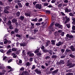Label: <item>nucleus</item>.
I'll use <instances>...</instances> for the list:
<instances>
[{
  "instance_id": "obj_1",
  "label": "nucleus",
  "mask_w": 75,
  "mask_h": 75,
  "mask_svg": "<svg viewBox=\"0 0 75 75\" xmlns=\"http://www.w3.org/2000/svg\"><path fill=\"white\" fill-rule=\"evenodd\" d=\"M63 19L64 20H66L64 23L65 24L68 23L70 21V19L69 18H68V17L66 16H65V17L63 18Z\"/></svg>"
},
{
  "instance_id": "obj_2",
  "label": "nucleus",
  "mask_w": 75,
  "mask_h": 75,
  "mask_svg": "<svg viewBox=\"0 0 75 75\" xmlns=\"http://www.w3.org/2000/svg\"><path fill=\"white\" fill-rule=\"evenodd\" d=\"M68 38L72 39V38H74V36L72 35H69V34H67L66 35V37L65 38L66 40H68Z\"/></svg>"
},
{
  "instance_id": "obj_3",
  "label": "nucleus",
  "mask_w": 75,
  "mask_h": 75,
  "mask_svg": "<svg viewBox=\"0 0 75 75\" xmlns=\"http://www.w3.org/2000/svg\"><path fill=\"white\" fill-rule=\"evenodd\" d=\"M41 71H40V69H37L35 70V72H36L37 74H39V75H41Z\"/></svg>"
},
{
  "instance_id": "obj_4",
  "label": "nucleus",
  "mask_w": 75,
  "mask_h": 75,
  "mask_svg": "<svg viewBox=\"0 0 75 75\" xmlns=\"http://www.w3.org/2000/svg\"><path fill=\"white\" fill-rule=\"evenodd\" d=\"M42 6L41 4H36L35 6V7L38 9H41Z\"/></svg>"
},
{
  "instance_id": "obj_5",
  "label": "nucleus",
  "mask_w": 75,
  "mask_h": 75,
  "mask_svg": "<svg viewBox=\"0 0 75 75\" xmlns=\"http://www.w3.org/2000/svg\"><path fill=\"white\" fill-rule=\"evenodd\" d=\"M7 68L10 69V70L8 71V72H12V71H13V69L11 67L7 66Z\"/></svg>"
},
{
  "instance_id": "obj_6",
  "label": "nucleus",
  "mask_w": 75,
  "mask_h": 75,
  "mask_svg": "<svg viewBox=\"0 0 75 75\" xmlns=\"http://www.w3.org/2000/svg\"><path fill=\"white\" fill-rule=\"evenodd\" d=\"M63 43H64L62 42L59 41L58 43L56 44V45L59 47V46H60V45H62Z\"/></svg>"
},
{
  "instance_id": "obj_7",
  "label": "nucleus",
  "mask_w": 75,
  "mask_h": 75,
  "mask_svg": "<svg viewBox=\"0 0 75 75\" xmlns=\"http://www.w3.org/2000/svg\"><path fill=\"white\" fill-rule=\"evenodd\" d=\"M11 55L13 56V57L14 58H16L17 57V54L14 52L13 53L11 54Z\"/></svg>"
},
{
  "instance_id": "obj_8",
  "label": "nucleus",
  "mask_w": 75,
  "mask_h": 75,
  "mask_svg": "<svg viewBox=\"0 0 75 75\" xmlns=\"http://www.w3.org/2000/svg\"><path fill=\"white\" fill-rule=\"evenodd\" d=\"M71 9H69L66 7L65 9V13H67L68 12H71Z\"/></svg>"
},
{
  "instance_id": "obj_9",
  "label": "nucleus",
  "mask_w": 75,
  "mask_h": 75,
  "mask_svg": "<svg viewBox=\"0 0 75 75\" xmlns=\"http://www.w3.org/2000/svg\"><path fill=\"white\" fill-rule=\"evenodd\" d=\"M25 15L26 17H30L31 16V13L30 12H28V13H25Z\"/></svg>"
},
{
  "instance_id": "obj_10",
  "label": "nucleus",
  "mask_w": 75,
  "mask_h": 75,
  "mask_svg": "<svg viewBox=\"0 0 75 75\" xmlns=\"http://www.w3.org/2000/svg\"><path fill=\"white\" fill-rule=\"evenodd\" d=\"M70 49L72 51H75V48L73 45H71L70 47Z\"/></svg>"
},
{
  "instance_id": "obj_11",
  "label": "nucleus",
  "mask_w": 75,
  "mask_h": 75,
  "mask_svg": "<svg viewBox=\"0 0 75 75\" xmlns=\"http://www.w3.org/2000/svg\"><path fill=\"white\" fill-rule=\"evenodd\" d=\"M10 52H11V49H9L8 50L6 53V54H7V55H10Z\"/></svg>"
},
{
  "instance_id": "obj_12",
  "label": "nucleus",
  "mask_w": 75,
  "mask_h": 75,
  "mask_svg": "<svg viewBox=\"0 0 75 75\" xmlns=\"http://www.w3.org/2000/svg\"><path fill=\"white\" fill-rule=\"evenodd\" d=\"M51 44H52V45H55V40H52L51 41Z\"/></svg>"
},
{
  "instance_id": "obj_13",
  "label": "nucleus",
  "mask_w": 75,
  "mask_h": 75,
  "mask_svg": "<svg viewBox=\"0 0 75 75\" xmlns=\"http://www.w3.org/2000/svg\"><path fill=\"white\" fill-rule=\"evenodd\" d=\"M49 44H50V41L48 40L46 42V47H48V46Z\"/></svg>"
},
{
  "instance_id": "obj_14",
  "label": "nucleus",
  "mask_w": 75,
  "mask_h": 75,
  "mask_svg": "<svg viewBox=\"0 0 75 75\" xmlns=\"http://www.w3.org/2000/svg\"><path fill=\"white\" fill-rule=\"evenodd\" d=\"M58 69H57L54 71H52V75H54V73H57V72H58Z\"/></svg>"
},
{
  "instance_id": "obj_15",
  "label": "nucleus",
  "mask_w": 75,
  "mask_h": 75,
  "mask_svg": "<svg viewBox=\"0 0 75 75\" xmlns=\"http://www.w3.org/2000/svg\"><path fill=\"white\" fill-rule=\"evenodd\" d=\"M18 4L19 6L21 8H22V7H23V5H22L21 3H18Z\"/></svg>"
},
{
  "instance_id": "obj_16",
  "label": "nucleus",
  "mask_w": 75,
  "mask_h": 75,
  "mask_svg": "<svg viewBox=\"0 0 75 75\" xmlns=\"http://www.w3.org/2000/svg\"><path fill=\"white\" fill-rule=\"evenodd\" d=\"M31 64H32V62L30 63L29 62H27L26 63V65L28 67H29V66H30V65Z\"/></svg>"
},
{
  "instance_id": "obj_17",
  "label": "nucleus",
  "mask_w": 75,
  "mask_h": 75,
  "mask_svg": "<svg viewBox=\"0 0 75 75\" xmlns=\"http://www.w3.org/2000/svg\"><path fill=\"white\" fill-rule=\"evenodd\" d=\"M18 50V49L17 48H13L12 49V51L14 52L15 51H16Z\"/></svg>"
},
{
  "instance_id": "obj_18",
  "label": "nucleus",
  "mask_w": 75,
  "mask_h": 75,
  "mask_svg": "<svg viewBox=\"0 0 75 75\" xmlns=\"http://www.w3.org/2000/svg\"><path fill=\"white\" fill-rule=\"evenodd\" d=\"M69 62H70V61L68 60V63L67 64V66H68V67H69V66H70V65H72V63H69Z\"/></svg>"
},
{
  "instance_id": "obj_19",
  "label": "nucleus",
  "mask_w": 75,
  "mask_h": 75,
  "mask_svg": "<svg viewBox=\"0 0 75 75\" xmlns=\"http://www.w3.org/2000/svg\"><path fill=\"white\" fill-rule=\"evenodd\" d=\"M59 64H64V61L63 60H61L60 61V62H59Z\"/></svg>"
},
{
  "instance_id": "obj_20",
  "label": "nucleus",
  "mask_w": 75,
  "mask_h": 75,
  "mask_svg": "<svg viewBox=\"0 0 75 75\" xmlns=\"http://www.w3.org/2000/svg\"><path fill=\"white\" fill-rule=\"evenodd\" d=\"M17 19L15 18H13L12 20V21L13 23H16L17 22Z\"/></svg>"
},
{
  "instance_id": "obj_21",
  "label": "nucleus",
  "mask_w": 75,
  "mask_h": 75,
  "mask_svg": "<svg viewBox=\"0 0 75 75\" xmlns=\"http://www.w3.org/2000/svg\"><path fill=\"white\" fill-rule=\"evenodd\" d=\"M19 30H18V29L17 28H16L14 30V32L15 33H18V32Z\"/></svg>"
},
{
  "instance_id": "obj_22",
  "label": "nucleus",
  "mask_w": 75,
  "mask_h": 75,
  "mask_svg": "<svg viewBox=\"0 0 75 75\" xmlns=\"http://www.w3.org/2000/svg\"><path fill=\"white\" fill-rule=\"evenodd\" d=\"M24 19V17L23 16H21L20 17V19L22 20V21H23Z\"/></svg>"
},
{
  "instance_id": "obj_23",
  "label": "nucleus",
  "mask_w": 75,
  "mask_h": 75,
  "mask_svg": "<svg viewBox=\"0 0 75 75\" xmlns=\"http://www.w3.org/2000/svg\"><path fill=\"white\" fill-rule=\"evenodd\" d=\"M39 50H40V48H38V49L36 50L35 51L34 53H35V54L38 53V52H39Z\"/></svg>"
},
{
  "instance_id": "obj_24",
  "label": "nucleus",
  "mask_w": 75,
  "mask_h": 75,
  "mask_svg": "<svg viewBox=\"0 0 75 75\" xmlns=\"http://www.w3.org/2000/svg\"><path fill=\"white\" fill-rule=\"evenodd\" d=\"M52 58H57V56L56 55H53L52 56Z\"/></svg>"
},
{
  "instance_id": "obj_25",
  "label": "nucleus",
  "mask_w": 75,
  "mask_h": 75,
  "mask_svg": "<svg viewBox=\"0 0 75 75\" xmlns=\"http://www.w3.org/2000/svg\"><path fill=\"white\" fill-rule=\"evenodd\" d=\"M23 73V74H24L25 75H27L28 74V72L27 71H24Z\"/></svg>"
},
{
  "instance_id": "obj_26",
  "label": "nucleus",
  "mask_w": 75,
  "mask_h": 75,
  "mask_svg": "<svg viewBox=\"0 0 75 75\" xmlns=\"http://www.w3.org/2000/svg\"><path fill=\"white\" fill-rule=\"evenodd\" d=\"M37 20H38L36 18H35L31 20V21H37Z\"/></svg>"
},
{
  "instance_id": "obj_27",
  "label": "nucleus",
  "mask_w": 75,
  "mask_h": 75,
  "mask_svg": "<svg viewBox=\"0 0 75 75\" xmlns=\"http://www.w3.org/2000/svg\"><path fill=\"white\" fill-rule=\"evenodd\" d=\"M66 51L67 52H69V53H70L71 52V50H70L67 49Z\"/></svg>"
},
{
  "instance_id": "obj_28",
  "label": "nucleus",
  "mask_w": 75,
  "mask_h": 75,
  "mask_svg": "<svg viewBox=\"0 0 75 75\" xmlns=\"http://www.w3.org/2000/svg\"><path fill=\"white\" fill-rule=\"evenodd\" d=\"M63 27L62 25H59L58 26L59 28H60V29H62Z\"/></svg>"
},
{
  "instance_id": "obj_29",
  "label": "nucleus",
  "mask_w": 75,
  "mask_h": 75,
  "mask_svg": "<svg viewBox=\"0 0 75 75\" xmlns=\"http://www.w3.org/2000/svg\"><path fill=\"white\" fill-rule=\"evenodd\" d=\"M54 34L55 36H57V35H58V33L57 32H55Z\"/></svg>"
},
{
  "instance_id": "obj_30",
  "label": "nucleus",
  "mask_w": 75,
  "mask_h": 75,
  "mask_svg": "<svg viewBox=\"0 0 75 75\" xmlns=\"http://www.w3.org/2000/svg\"><path fill=\"white\" fill-rule=\"evenodd\" d=\"M72 71V70L71 69H70L67 70H66L67 72H71Z\"/></svg>"
},
{
  "instance_id": "obj_31",
  "label": "nucleus",
  "mask_w": 75,
  "mask_h": 75,
  "mask_svg": "<svg viewBox=\"0 0 75 75\" xmlns=\"http://www.w3.org/2000/svg\"><path fill=\"white\" fill-rule=\"evenodd\" d=\"M13 60V59H11L8 61V63H10V62H11Z\"/></svg>"
},
{
  "instance_id": "obj_32",
  "label": "nucleus",
  "mask_w": 75,
  "mask_h": 75,
  "mask_svg": "<svg viewBox=\"0 0 75 75\" xmlns=\"http://www.w3.org/2000/svg\"><path fill=\"white\" fill-rule=\"evenodd\" d=\"M11 21H8V24H9L10 25H11Z\"/></svg>"
},
{
  "instance_id": "obj_33",
  "label": "nucleus",
  "mask_w": 75,
  "mask_h": 75,
  "mask_svg": "<svg viewBox=\"0 0 75 75\" xmlns=\"http://www.w3.org/2000/svg\"><path fill=\"white\" fill-rule=\"evenodd\" d=\"M20 14V12H18L16 13V16H19Z\"/></svg>"
},
{
  "instance_id": "obj_34",
  "label": "nucleus",
  "mask_w": 75,
  "mask_h": 75,
  "mask_svg": "<svg viewBox=\"0 0 75 75\" xmlns=\"http://www.w3.org/2000/svg\"><path fill=\"white\" fill-rule=\"evenodd\" d=\"M6 71L5 70H3L2 71V75H4L5 74V72Z\"/></svg>"
},
{
  "instance_id": "obj_35",
  "label": "nucleus",
  "mask_w": 75,
  "mask_h": 75,
  "mask_svg": "<svg viewBox=\"0 0 75 75\" xmlns=\"http://www.w3.org/2000/svg\"><path fill=\"white\" fill-rule=\"evenodd\" d=\"M21 46H25L26 45V44H25L24 43H21Z\"/></svg>"
},
{
  "instance_id": "obj_36",
  "label": "nucleus",
  "mask_w": 75,
  "mask_h": 75,
  "mask_svg": "<svg viewBox=\"0 0 75 75\" xmlns=\"http://www.w3.org/2000/svg\"><path fill=\"white\" fill-rule=\"evenodd\" d=\"M59 24L57 23H56L55 24V25L56 27H59Z\"/></svg>"
},
{
  "instance_id": "obj_37",
  "label": "nucleus",
  "mask_w": 75,
  "mask_h": 75,
  "mask_svg": "<svg viewBox=\"0 0 75 75\" xmlns=\"http://www.w3.org/2000/svg\"><path fill=\"white\" fill-rule=\"evenodd\" d=\"M44 52H48V50H43Z\"/></svg>"
},
{
  "instance_id": "obj_38",
  "label": "nucleus",
  "mask_w": 75,
  "mask_h": 75,
  "mask_svg": "<svg viewBox=\"0 0 75 75\" xmlns=\"http://www.w3.org/2000/svg\"><path fill=\"white\" fill-rule=\"evenodd\" d=\"M29 4H30L28 2H27L25 3V6L26 7H28L29 6Z\"/></svg>"
},
{
  "instance_id": "obj_39",
  "label": "nucleus",
  "mask_w": 75,
  "mask_h": 75,
  "mask_svg": "<svg viewBox=\"0 0 75 75\" xmlns=\"http://www.w3.org/2000/svg\"><path fill=\"white\" fill-rule=\"evenodd\" d=\"M75 66V64H73L72 65H71L69 67V68H72V67H74V66Z\"/></svg>"
},
{
  "instance_id": "obj_40",
  "label": "nucleus",
  "mask_w": 75,
  "mask_h": 75,
  "mask_svg": "<svg viewBox=\"0 0 75 75\" xmlns=\"http://www.w3.org/2000/svg\"><path fill=\"white\" fill-rule=\"evenodd\" d=\"M62 4H59L58 6V7H62Z\"/></svg>"
},
{
  "instance_id": "obj_41",
  "label": "nucleus",
  "mask_w": 75,
  "mask_h": 75,
  "mask_svg": "<svg viewBox=\"0 0 75 75\" xmlns=\"http://www.w3.org/2000/svg\"><path fill=\"white\" fill-rule=\"evenodd\" d=\"M54 15H53L52 16V21H54Z\"/></svg>"
},
{
  "instance_id": "obj_42",
  "label": "nucleus",
  "mask_w": 75,
  "mask_h": 75,
  "mask_svg": "<svg viewBox=\"0 0 75 75\" xmlns=\"http://www.w3.org/2000/svg\"><path fill=\"white\" fill-rule=\"evenodd\" d=\"M16 37H18V38H21V36L18 34H16Z\"/></svg>"
},
{
  "instance_id": "obj_43",
  "label": "nucleus",
  "mask_w": 75,
  "mask_h": 75,
  "mask_svg": "<svg viewBox=\"0 0 75 75\" xmlns=\"http://www.w3.org/2000/svg\"><path fill=\"white\" fill-rule=\"evenodd\" d=\"M4 12L5 13H9L8 11L6 10H4Z\"/></svg>"
},
{
  "instance_id": "obj_44",
  "label": "nucleus",
  "mask_w": 75,
  "mask_h": 75,
  "mask_svg": "<svg viewBox=\"0 0 75 75\" xmlns=\"http://www.w3.org/2000/svg\"><path fill=\"white\" fill-rule=\"evenodd\" d=\"M45 59H51L50 58V57L49 56H47V57H45Z\"/></svg>"
},
{
  "instance_id": "obj_45",
  "label": "nucleus",
  "mask_w": 75,
  "mask_h": 75,
  "mask_svg": "<svg viewBox=\"0 0 75 75\" xmlns=\"http://www.w3.org/2000/svg\"><path fill=\"white\" fill-rule=\"evenodd\" d=\"M72 29L73 30H75V26L74 25H73L72 27Z\"/></svg>"
},
{
  "instance_id": "obj_46",
  "label": "nucleus",
  "mask_w": 75,
  "mask_h": 75,
  "mask_svg": "<svg viewBox=\"0 0 75 75\" xmlns=\"http://www.w3.org/2000/svg\"><path fill=\"white\" fill-rule=\"evenodd\" d=\"M69 16H74V14L72 13H69Z\"/></svg>"
},
{
  "instance_id": "obj_47",
  "label": "nucleus",
  "mask_w": 75,
  "mask_h": 75,
  "mask_svg": "<svg viewBox=\"0 0 75 75\" xmlns=\"http://www.w3.org/2000/svg\"><path fill=\"white\" fill-rule=\"evenodd\" d=\"M49 28L50 29H52L53 28H54V27H53V26L50 25L49 26Z\"/></svg>"
},
{
  "instance_id": "obj_48",
  "label": "nucleus",
  "mask_w": 75,
  "mask_h": 75,
  "mask_svg": "<svg viewBox=\"0 0 75 75\" xmlns=\"http://www.w3.org/2000/svg\"><path fill=\"white\" fill-rule=\"evenodd\" d=\"M65 34V33L64 32H62L61 33V35L62 36H64V34Z\"/></svg>"
},
{
  "instance_id": "obj_49",
  "label": "nucleus",
  "mask_w": 75,
  "mask_h": 75,
  "mask_svg": "<svg viewBox=\"0 0 75 75\" xmlns=\"http://www.w3.org/2000/svg\"><path fill=\"white\" fill-rule=\"evenodd\" d=\"M35 65H33L32 66V69H35Z\"/></svg>"
},
{
  "instance_id": "obj_50",
  "label": "nucleus",
  "mask_w": 75,
  "mask_h": 75,
  "mask_svg": "<svg viewBox=\"0 0 75 75\" xmlns=\"http://www.w3.org/2000/svg\"><path fill=\"white\" fill-rule=\"evenodd\" d=\"M46 12L47 14L50 13V11L48 10H47L46 11Z\"/></svg>"
},
{
  "instance_id": "obj_51",
  "label": "nucleus",
  "mask_w": 75,
  "mask_h": 75,
  "mask_svg": "<svg viewBox=\"0 0 75 75\" xmlns=\"http://www.w3.org/2000/svg\"><path fill=\"white\" fill-rule=\"evenodd\" d=\"M44 5L45 6H47L48 5V3H45L44 4Z\"/></svg>"
},
{
  "instance_id": "obj_52",
  "label": "nucleus",
  "mask_w": 75,
  "mask_h": 75,
  "mask_svg": "<svg viewBox=\"0 0 75 75\" xmlns=\"http://www.w3.org/2000/svg\"><path fill=\"white\" fill-rule=\"evenodd\" d=\"M64 2L65 3H68L69 2V1L68 0H65L64 1Z\"/></svg>"
},
{
  "instance_id": "obj_53",
  "label": "nucleus",
  "mask_w": 75,
  "mask_h": 75,
  "mask_svg": "<svg viewBox=\"0 0 75 75\" xmlns=\"http://www.w3.org/2000/svg\"><path fill=\"white\" fill-rule=\"evenodd\" d=\"M9 42L8 41H4V44H7V42Z\"/></svg>"
},
{
  "instance_id": "obj_54",
  "label": "nucleus",
  "mask_w": 75,
  "mask_h": 75,
  "mask_svg": "<svg viewBox=\"0 0 75 75\" xmlns=\"http://www.w3.org/2000/svg\"><path fill=\"white\" fill-rule=\"evenodd\" d=\"M65 57V55H62L61 57V58H64Z\"/></svg>"
},
{
  "instance_id": "obj_55",
  "label": "nucleus",
  "mask_w": 75,
  "mask_h": 75,
  "mask_svg": "<svg viewBox=\"0 0 75 75\" xmlns=\"http://www.w3.org/2000/svg\"><path fill=\"white\" fill-rule=\"evenodd\" d=\"M34 54L33 53H30V57H33V56H34Z\"/></svg>"
},
{
  "instance_id": "obj_56",
  "label": "nucleus",
  "mask_w": 75,
  "mask_h": 75,
  "mask_svg": "<svg viewBox=\"0 0 75 75\" xmlns=\"http://www.w3.org/2000/svg\"><path fill=\"white\" fill-rule=\"evenodd\" d=\"M7 48L9 49L11 48V46L10 45H8L7 47Z\"/></svg>"
},
{
  "instance_id": "obj_57",
  "label": "nucleus",
  "mask_w": 75,
  "mask_h": 75,
  "mask_svg": "<svg viewBox=\"0 0 75 75\" xmlns=\"http://www.w3.org/2000/svg\"><path fill=\"white\" fill-rule=\"evenodd\" d=\"M61 14L62 16H65V14H64V13L63 12H61Z\"/></svg>"
},
{
  "instance_id": "obj_58",
  "label": "nucleus",
  "mask_w": 75,
  "mask_h": 75,
  "mask_svg": "<svg viewBox=\"0 0 75 75\" xmlns=\"http://www.w3.org/2000/svg\"><path fill=\"white\" fill-rule=\"evenodd\" d=\"M33 58H30L29 61L30 62H32L33 61Z\"/></svg>"
},
{
  "instance_id": "obj_59",
  "label": "nucleus",
  "mask_w": 75,
  "mask_h": 75,
  "mask_svg": "<svg viewBox=\"0 0 75 75\" xmlns=\"http://www.w3.org/2000/svg\"><path fill=\"white\" fill-rule=\"evenodd\" d=\"M55 0H52L51 1L52 3H55Z\"/></svg>"
},
{
  "instance_id": "obj_60",
  "label": "nucleus",
  "mask_w": 75,
  "mask_h": 75,
  "mask_svg": "<svg viewBox=\"0 0 75 75\" xmlns=\"http://www.w3.org/2000/svg\"><path fill=\"white\" fill-rule=\"evenodd\" d=\"M20 70L21 71H24V68L22 67L21 69Z\"/></svg>"
},
{
  "instance_id": "obj_61",
  "label": "nucleus",
  "mask_w": 75,
  "mask_h": 75,
  "mask_svg": "<svg viewBox=\"0 0 75 75\" xmlns=\"http://www.w3.org/2000/svg\"><path fill=\"white\" fill-rule=\"evenodd\" d=\"M41 67L42 69H44V68H45V66H44L43 65H42Z\"/></svg>"
},
{
  "instance_id": "obj_62",
  "label": "nucleus",
  "mask_w": 75,
  "mask_h": 75,
  "mask_svg": "<svg viewBox=\"0 0 75 75\" xmlns=\"http://www.w3.org/2000/svg\"><path fill=\"white\" fill-rule=\"evenodd\" d=\"M72 20L73 21H75V18H72Z\"/></svg>"
},
{
  "instance_id": "obj_63",
  "label": "nucleus",
  "mask_w": 75,
  "mask_h": 75,
  "mask_svg": "<svg viewBox=\"0 0 75 75\" xmlns=\"http://www.w3.org/2000/svg\"><path fill=\"white\" fill-rule=\"evenodd\" d=\"M41 24L40 23H37L36 24V25H40Z\"/></svg>"
},
{
  "instance_id": "obj_64",
  "label": "nucleus",
  "mask_w": 75,
  "mask_h": 75,
  "mask_svg": "<svg viewBox=\"0 0 75 75\" xmlns=\"http://www.w3.org/2000/svg\"><path fill=\"white\" fill-rule=\"evenodd\" d=\"M68 74L69 75H73V73H68Z\"/></svg>"
}]
</instances>
